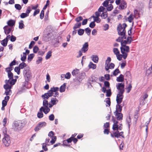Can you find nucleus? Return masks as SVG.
Listing matches in <instances>:
<instances>
[{
  "label": "nucleus",
  "instance_id": "1",
  "mask_svg": "<svg viewBox=\"0 0 152 152\" xmlns=\"http://www.w3.org/2000/svg\"><path fill=\"white\" fill-rule=\"evenodd\" d=\"M127 25L124 23L122 25L120 24L117 27V30L118 34L120 36L118 39L116 40L117 42H120L121 39H126V31L125 28Z\"/></svg>",
  "mask_w": 152,
  "mask_h": 152
},
{
  "label": "nucleus",
  "instance_id": "2",
  "mask_svg": "<svg viewBox=\"0 0 152 152\" xmlns=\"http://www.w3.org/2000/svg\"><path fill=\"white\" fill-rule=\"evenodd\" d=\"M24 125V121H15L13 123L12 129L14 131L18 132L20 130Z\"/></svg>",
  "mask_w": 152,
  "mask_h": 152
},
{
  "label": "nucleus",
  "instance_id": "3",
  "mask_svg": "<svg viewBox=\"0 0 152 152\" xmlns=\"http://www.w3.org/2000/svg\"><path fill=\"white\" fill-rule=\"evenodd\" d=\"M59 88L58 87H54L50 88V89L48 91L47 93H45L42 96V97L43 99H48L49 98L53 96L54 94V92H57L58 91Z\"/></svg>",
  "mask_w": 152,
  "mask_h": 152
},
{
  "label": "nucleus",
  "instance_id": "4",
  "mask_svg": "<svg viewBox=\"0 0 152 152\" xmlns=\"http://www.w3.org/2000/svg\"><path fill=\"white\" fill-rule=\"evenodd\" d=\"M23 74L25 79V84L29 81L31 76V73L28 67L25 68L23 70Z\"/></svg>",
  "mask_w": 152,
  "mask_h": 152
},
{
  "label": "nucleus",
  "instance_id": "5",
  "mask_svg": "<svg viewBox=\"0 0 152 152\" xmlns=\"http://www.w3.org/2000/svg\"><path fill=\"white\" fill-rule=\"evenodd\" d=\"M43 101V107H42L40 109V112L43 111L45 114H47L50 111V109L48 106L49 104L48 101L45 99Z\"/></svg>",
  "mask_w": 152,
  "mask_h": 152
},
{
  "label": "nucleus",
  "instance_id": "6",
  "mask_svg": "<svg viewBox=\"0 0 152 152\" xmlns=\"http://www.w3.org/2000/svg\"><path fill=\"white\" fill-rule=\"evenodd\" d=\"M2 142L5 146H8L11 143L10 137L8 135L5 134L3 139Z\"/></svg>",
  "mask_w": 152,
  "mask_h": 152
},
{
  "label": "nucleus",
  "instance_id": "7",
  "mask_svg": "<svg viewBox=\"0 0 152 152\" xmlns=\"http://www.w3.org/2000/svg\"><path fill=\"white\" fill-rule=\"evenodd\" d=\"M117 89L119 91L118 93L123 94L124 92V85L122 83H118L116 85Z\"/></svg>",
  "mask_w": 152,
  "mask_h": 152
},
{
  "label": "nucleus",
  "instance_id": "8",
  "mask_svg": "<svg viewBox=\"0 0 152 152\" xmlns=\"http://www.w3.org/2000/svg\"><path fill=\"white\" fill-rule=\"evenodd\" d=\"M123 94L120 93L117 94L116 99L117 104H120L122 102L124 97Z\"/></svg>",
  "mask_w": 152,
  "mask_h": 152
},
{
  "label": "nucleus",
  "instance_id": "9",
  "mask_svg": "<svg viewBox=\"0 0 152 152\" xmlns=\"http://www.w3.org/2000/svg\"><path fill=\"white\" fill-rule=\"evenodd\" d=\"M88 42H85L83 45V47L81 49V50L83 52L85 53L88 51Z\"/></svg>",
  "mask_w": 152,
  "mask_h": 152
},
{
  "label": "nucleus",
  "instance_id": "10",
  "mask_svg": "<svg viewBox=\"0 0 152 152\" xmlns=\"http://www.w3.org/2000/svg\"><path fill=\"white\" fill-rule=\"evenodd\" d=\"M124 105L122 104H117L116 105V110L114 112V113H120L122 110V107Z\"/></svg>",
  "mask_w": 152,
  "mask_h": 152
},
{
  "label": "nucleus",
  "instance_id": "11",
  "mask_svg": "<svg viewBox=\"0 0 152 152\" xmlns=\"http://www.w3.org/2000/svg\"><path fill=\"white\" fill-rule=\"evenodd\" d=\"M127 7L126 3V1H121V4L118 7V9L119 10H123L126 8Z\"/></svg>",
  "mask_w": 152,
  "mask_h": 152
},
{
  "label": "nucleus",
  "instance_id": "12",
  "mask_svg": "<svg viewBox=\"0 0 152 152\" xmlns=\"http://www.w3.org/2000/svg\"><path fill=\"white\" fill-rule=\"evenodd\" d=\"M121 52V50L124 52L128 53L129 52V46H121L120 48Z\"/></svg>",
  "mask_w": 152,
  "mask_h": 152
},
{
  "label": "nucleus",
  "instance_id": "13",
  "mask_svg": "<svg viewBox=\"0 0 152 152\" xmlns=\"http://www.w3.org/2000/svg\"><path fill=\"white\" fill-rule=\"evenodd\" d=\"M114 114L116 116L117 120L120 121L123 119V114L120 113H114Z\"/></svg>",
  "mask_w": 152,
  "mask_h": 152
},
{
  "label": "nucleus",
  "instance_id": "14",
  "mask_svg": "<svg viewBox=\"0 0 152 152\" xmlns=\"http://www.w3.org/2000/svg\"><path fill=\"white\" fill-rule=\"evenodd\" d=\"M8 28V26H6L3 28L4 33L6 34H9L10 33L12 29L11 28Z\"/></svg>",
  "mask_w": 152,
  "mask_h": 152
},
{
  "label": "nucleus",
  "instance_id": "15",
  "mask_svg": "<svg viewBox=\"0 0 152 152\" xmlns=\"http://www.w3.org/2000/svg\"><path fill=\"white\" fill-rule=\"evenodd\" d=\"M51 35L52 34L50 33H48L47 34H45L44 36V39L46 41H49L51 36Z\"/></svg>",
  "mask_w": 152,
  "mask_h": 152
},
{
  "label": "nucleus",
  "instance_id": "16",
  "mask_svg": "<svg viewBox=\"0 0 152 152\" xmlns=\"http://www.w3.org/2000/svg\"><path fill=\"white\" fill-rule=\"evenodd\" d=\"M92 60L95 63H97L98 62L99 58L96 55H93L91 57Z\"/></svg>",
  "mask_w": 152,
  "mask_h": 152
},
{
  "label": "nucleus",
  "instance_id": "17",
  "mask_svg": "<svg viewBox=\"0 0 152 152\" xmlns=\"http://www.w3.org/2000/svg\"><path fill=\"white\" fill-rule=\"evenodd\" d=\"M58 100L56 98L52 97L51 99L50 103L53 104L55 105L58 102Z\"/></svg>",
  "mask_w": 152,
  "mask_h": 152
},
{
  "label": "nucleus",
  "instance_id": "18",
  "mask_svg": "<svg viewBox=\"0 0 152 152\" xmlns=\"http://www.w3.org/2000/svg\"><path fill=\"white\" fill-rule=\"evenodd\" d=\"M89 68L94 69L96 68V64H93L92 62H90L88 65Z\"/></svg>",
  "mask_w": 152,
  "mask_h": 152
},
{
  "label": "nucleus",
  "instance_id": "19",
  "mask_svg": "<svg viewBox=\"0 0 152 152\" xmlns=\"http://www.w3.org/2000/svg\"><path fill=\"white\" fill-rule=\"evenodd\" d=\"M124 75L122 74H121L118 77H117L116 80L118 82H122L124 81Z\"/></svg>",
  "mask_w": 152,
  "mask_h": 152
},
{
  "label": "nucleus",
  "instance_id": "20",
  "mask_svg": "<svg viewBox=\"0 0 152 152\" xmlns=\"http://www.w3.org/2000/svg\"><path fill=\"white\" fill-rule=\"evenodd\" d=\"M66 85V83H64L61 86L60 88V92L62 93L65 91Z\"/></svg>",
  "mask_w": 152,
  "mask_h": 152
},
{
  "label": "nucleus",
  "instance_id": "21",
  "mask_svg": "<svg viewBox=\"0 0 152 152\" xmlns=\"http://www.w3.org/2000/svg\"><path fill=\"white\" fill-rule=\"evenodd\" d=\"M15 21L12 20H10L7 22L8 25L9 26H14L15 25Z\"/></svg>",
  "mask_w": 152,
  "mask_h": 152
},
{
  "label": "nucleus",
  "instance_id": "22",
  "mask_svg": "<svg viewBox=\"0 0 152 152\" xmlns=\"http://www.w3.org/2000/svg\"><path fill=\"white\" fill-rule=\"evenodd\" d=\"M124 39H121L120 42H120L121 43V46H125L126 44H128V42L126 40H123Z\"/></svg>",
  "mask_w": 152,
  "mask_h": 152
},
{
  "label": "nucleus",
  "instance_id": "23",
  "mask_svg": "<svg viewBox=\"0 0 152 152\" xmlns=\"http://www.w3.org/2000/svg\"><path fill=\"white\" fill-rule=\"evenodd\" d=\"M23 56H22V54L21 55V60L23 62L25 61L26 60V53H23Z\"/></svg>",
  "mask_w": 152,
  "mask_h": 152
},
{
  "label": "nucleus",
  "instance_id": "24",
  "mask_svg": "<svg viewBox=\"0 0 152 152\" xmlns=\"http://www.w3.org/2000/svg\"><path fill=\"white\" fill-rule=\"evenodd\" d=\"M72 74L73 76H76L79 73V70L78 69H76L73 70Z\"/></svg>",
  "mask_w": 152,
  "mask_h": 152
},
{
  "label": "nucleus",
  "instance_id": "25",
  "mask_svg": "<svg viewBox=\"0 0 152 152\" xmlns=\"http://www.w3.org/2000/svg\"><path fill=\"white\" fill-rule=\"evenodd\" d=\"M26 64L25 62H22L19 64V67L20 68V69H23L24 67H26Z\"/></svg>",
  "mask_w": 152,
  "mask_h": 152
},
{
  "label": "nucleus",
  "instance_id": "26",
  "mask_svg": "<svg viewBox=\"0 0 152 152\" xmlns=\"http://www.w3.org/2000/svg\"><path fill=\"white\" fill-rule=\"evenodd\" d=\"M81 26V23H77L73 27V29L75 30L77 28H79Z\"/></svg>",
  "mask_w": 152,
  "mask_h": 152
},
{
  "label": "nucleus",
  "instance_id": "27",
  "mask_svg": "<svg viewBox=\"0 0 152 152\" xmlns=\"http://www.w3.org/2000/svg\"><path fill=\"white\" fill-rule=\"evenodd\" d=\"M52 51H48L45 57V59H49L52 56Z\"/></svg>",
  "mask_w": 152,
  "mask_h": 152
},
{
  "label": "nucleus",
  "instance_id": "28",
  "mask_svg": "<svg viewBox=\"0 0 152 152\" xmlns=\"http://www.w3.org/2000/svg\"><path fill=\"white\" fill-rule=\"evenodd\" d=\"M23 23V21L22 20H21L19 22V28L20 29H22L24 28V25Z\"/></svg>",
  "mask_w": 152,
  "mask_h": 152
},
{
  "label": "nucleus",
  "instance_id": "29",
  "mask_svg": "<svg viewBox=\"0 0 152 152\" xmlns=\"http://www.w3.org/2000/svg\"><path fill=\"white\" fill-rule=\"evenodd\" d=\"M34 56V55L33 53H31L29 55L28 57V61H31Z\"/></svg>",
  "mask_w": 152,
  "mask_h": 152
},
{
  "label": "nucleus",
  "instance_id": "30",
  "mask_svg": "<svg viewBox=\"0 0 152 152\" xmlns=\"http://www.w3.org/2000/svg\"><path fill=\"white\" fill-rule=\"evenodd\" d=\"M20 68L18 66H16L15 68L14 71L15 72H16L18 75H19L20 73Z\"/></svg>",
  "mask_w": 152,
  "mask_h": 152
},
{
  "label": "nucleus",
  "instance_id": "31",
  "mask_svg": "<svg viewBox=\"0 0 152 152\" xmlns=\"http://www.w3.org/2000/svg\"><path fill=\"white\" fill-rule=\"evenodd\" d=\"M7 41L6 39H4L1 41V45L4 47H5L7 45Z\"/></svg>",
  "mask_w": 152,
  "mask_h": 152
},
{
  "label": "nucleus",
  "instance_id": "32",
  "mask_svg": "<svg viewBox=\"0 0 152 152\" xmlns=\"http://www.w3.org/2000/svg\"><path fill=\"white\" fill-rule=\"evenodd\" d=\"M38 125L40 126V128L43 127L45 126L46 123L45 122H39L38 124Z\"/></svg>",
  "mask_w": 152,
  "mask_h": 152
},
{
  "label": "nucleus",
  "instance_id": "33",
  "mask_svg": "<svg viewBox=\"0 0 152 152\" xmlns=\"http://www.w3.org/2000/svg\"><path fill=\"white\" fill-rule=\"evenodd\" d=\"M84 30L83 29H80L78 31V34L79 35L81 36L84 33Z\"/></svg>",
  "mask_w": 152,
  "mask_h": 152
},
{
  "label": "nucleus",
  "instance_id": "34",
  "mask_svg": "<svg viewBox=\"0 0 152 152\" xmlns=\"http://www.w3.org/2000/svg\"><path fill=\"white\" fill-rule=\"evenodd\" d=\"M113 9V6L112 4L108 5L107 7V11H111Z\"/></svg>",
  "mask_w": 152,
  "mask_h": 152
},
{
  "label": "nucleus",
  "instance_id": "35",
  "mask_svg": "<svg viewBox=\"0 0 152 152\" xmlns=\"http://www.w3.org/2000/svg\"><path fill=\"white\" fill-rule=\"evenodd\" d=\"M120 73V72L118 68L116 69L113 72V75L115 76H116L118 74Z\"/></svg>",
  "mask_w": 152,
  "mask_h": 152
},
{
  "label": "nucleus",
  "instance_id": "36",
  "mask_svg": "<svg viewBox=\"0 0 152 152\" xmlns=\"http://www.w3.org/2000/svg\"><path fill=\"white\" fill-rule=\"evenodd\" d=\"M85 31L86 33L89 36L90 34L91 31V29L89 28L88 27L86 28L85 29Z\"/></svg>",
  "mask_w": 152,
  "mask_h": 152
},
{
  "label": "nucleus",
  "instance_id": "37",
  "mask_svg": "<svg viewBox=\"0 0 152 152\" xmlns=\"http://www.w3.org/2000/svg\"><path fill=\"white\" fill-rule=\"evenodd\" d=\"M113 52L116 55H118L120 53L119 51L117 48H114L113 49Z\"/></svg>",
  "mask_w": 152,
  "mask_h": 152
},
{
  "label": "nucleus",
  "instance_id": "38",
  "mask_svg": "<svg viewBox=\"0 0 152 152\" xmlns=\"http://www.w3.org/2000/svg\"><path fill=\"white\" fill-rule=\"evenodd\" d=\"M15 7L16 10H20L21 8L22 7L21 5L18 4H16L15 5Z\"/></svg>",
  "mask_w": 152,
  "mask_h": 152
},
{
  "label": "nucleus",
  "instance_id": "39",
  "mask_svg": "<svg viewBox=\"0 0 152 152\" xmlns=\"http://www.w3.org/2000/svg\"><path fill=\"white\" fill-rule=\"evenodd\" d=\"M121 52L122 54V57H123L124 59H126L128 55V54L126 53H127L124 52L122 50Z\"/></svg>",
  "mask_w": 152,
  "mask_h": 152
},
{
  "label": "nucleus",
  "instance_id": "40",
  "mask_svg": "<svg viewBox=\"0 0 152 152\" xmlns=\"http://www.w3.org/2000/svg\"><path fill=\"white\" fill-rule=\"evenodd\" d=\"M56 140V136H54L52 138L51 140L50 141V142L51 144H53L55 142Z\"/></svg>",
  "mask_w": 152,
  "mask_h": 152
},
{
  "label": "nucleus",
  "instance_id": "41",
  "mask_svg": "<svg viewBox=\"0 0 152 152\" xmlns=\"http://www.w3.org/2000/svg\"><path fill=\"white\" fill-rule=\"evenodd\" d=\"M37 117L39 118H41L43 117V114L42 112V111L40 112H40H39L37 114Z\"/></svg>",
  "mask_w": 152,
  "mask_h": 152
},
{
  "label": "nucleus",
  "instance_id": "42",
  "mask_svg": "<svg viewBox=\"0 0 152 152\" xmlns=\"http://www.w3.org/2000/svg\"><path fill=\"white\" fill-rule=\"evenodd\" d=\"M106 96L107 97H110L111 96V90L110 89H108L106 91Z\"/></svg>",
  "mask_w": 152,
  "mask_h": 152
},
{
  "label": "nucleus",
  "instance_id": "43",
  "mask_svg": "<svg viewBox=\"0 0 152 152\" xmlns=\"http://www.w3.org/2000/svg\"><path fill=\"white\" fill-rule=\"evenodd\" d=\"M28 16V15L26 13H22L20 15V17L22 18H24Z\"/></svg>",
  "mask_w": 152,
  "mask_h": 152
},
{
  "label": "nucleus",
  "instance_id": "44",
  "mask_svg": "<svg viewBox=\"0 0 152 152\" xmlns=\"http://www.w3.org/2000/svg\"><path fill=\"white\" fill-rule=\"evenodd\" d=\"M93 17L94 18V22L96 21L97 23H99L100 22L101 20L99 17H96L94 16H93Z\"/></svg>",
  "mask_w": 152,
  "mask_h": 152
},
{
  "label": "nucleus",
  "instance_id": "45",
  "mask_svg": "<svg viewBox=\"0 0 152 152\" xmlns=\"http://www.w3.org/2000/svg\"><path fill=\"white\" fill-rule=\"evenodd\" d=\"M104 85L107 88H110V83L107 81H105L104 82Z\"/></svg>",
  "mask_w": 152,
  "mask_h": 152
},
{
  "label": "nucleus",
  "instance_id": "46",
  "mask_svg": "<svg viewBox=\"0 0 152 152\" xmlns=\"http://www.w3.org/2000/svg\"><path fill=\"white\" fill-rule=\"evenodd\" d=\"M8 76L10 79L11 80L13 79V75L12 72L8 73Z\"/></svg>",
  "mask_w": 152,
  "mask_h": 152
},
{
  "label": "nucleus",
  "instance_id": "47",
  "mask_svg": "<svg viewBox=\"0 0 152 152\" xmlns=\"http://www.w3.org/2000/svg\"><path fill=\"white\" fill-rule=\"evenodd\" d=\"M47 144L45 143H43L42 145V148L45 151H47L48 150V148L47 147Z\"/></svg>",
  "mask_w": 152,
  "mask_h": 152
},
{
  "label": "nucleus",
  "instance_id": "48",
  "mask_svg": "<svg viewBox=\"0 0 152 152\" xmlns=\"http://www.w3.org/2000/svg\"><path fill=\"white\" fill-rule=\"evenodd\" d=\"M112 120L114 123L113 124L118 125V122L117 121L115 120V119L114 116H112Z\"/></svg>",
  "mask_w": 152,
  "mask_h": 152
},
{
  "label": "nucleus",
  "instance_id": "49",
  "mask_svg": "<svg viewBox=\"0 0 152 152\" xmlns=\"http://www.w3.org/2000/svg\"><path fill=\"white\" fill-rule=\"evenodd\" d=\"M16 80H17L16 79H12V80L10 81L9 83L11 85H14L15 83Z\"/></svg>",
  "mask_w": 152,
  "mask_h": 152
},
{
  "label": "nucleus",
  "instance_id": "50",
  "mask_svg": "<svg viewBox=\"0 0 152 152\" xmlns=\"http://www.w3.org/2000/svg\"><path fill=\"white\" fill-rule=\"evenodd\" d=\"M96 24L94 21L91 22L89 24V26L92 28H94Z\"/></svg>",
  "mask_w": 152,
  "mask_h": 152
},
{
  "label": "nucleus",
  "instance_id": "51",
  "mask_svg": "<svg viewBox=\"0 0 152 152\" xmlns=\"http://www.w3.org/2000/svg\"><path fill=\"white\" fill-rule=\"evenodd\" d=\"M132 88V86L131 84H129V86L126 89L127 90V93H129L131 91Z\"/></svg>",
  "mask_w": 152,
  "mask_h": 152
},
{
  "label": "nucleus",
  "instance_id": "52",
  "mask_svg": "<svg viewBox=\"0 0 152 152\" xmlns=\"http://www.w3.org/2000/svg\"><path fill=\"white\" fill-rule=\"evenodd\" d=\"M71 75L70 73L68 72L65 74V78L66 79H69L71 77Z\"/></svg>",
  "mask_w": 152,
  "mask_h": 152
},
{
  "label": "nucleus",
  "instance_id": "53",
  "mask_svg": "<svg viewBox=\"0 0 152 152\" xmlns=\"http://www.w3.org/2000/svg\"><path fill=\"white\" fill-rule=\"evenodd\" d=\"M39 50L38 47L37 46H35L33 48V52L34 53H36Z\"/></svg>",
  "mask_w": 152,
  "mask_h": 152
},
{
  "label": "nucleus",
  "instance_id": "54",
  "mask_svg": "<svg viewBox=\"0 0 152 152\" xmlns=\"http://www.w3.org/2000/svg\"><path fill=\"white\" fill-rule=\"evenodd\" d=\"M31 11V7L29 6L28 7H27V9L26 11V13L29 16V14L30 12Z\"/></svg>",
  "mask_w": 152,
  "mask_h": 152
},
{
  "label": "nucleus",
  "instance_id": "55",
  "mask_svg": "<svg viewBox=\"0 0 152 152\" xmlns=\"http://www.w3.org/2000/svg\"><path fill=\"white\" fill-rule=\"evenodd\" d=\"M44 10H42L41 12V13L40 15V17L41 19H42L44 18Z\"/></svg>",
  "mask_w": 152,
  "mask_h": 152
},
{
  "label": "nucleus",
  "instance_id": "56",
  "mask_svg": "<svg viewBox=\"0 0 152 152\" xmlns=\"http://www.w3.org/2000/svg\"><path fill=\"white\" fill-rule=\"evenodd\" d=\"M4 88L5 90H10L11 88V87L9 85H5L4 86Z\"/></svg>",
  "mask_w": 152,
  "mask_h": 152
},
{
  "label": "nucleus",
  "instance_id": "57",
  "mask_svg": "<svg viewBox=\"0 0 152 152\" xmlns=\"http://www.w3.org/2000/svg\"><path fill=\"white\" fill-rule=\"evenodd\" d=\"M109 4L108 1L107 0H106L102 4L105 7H107Z\"/></svg>",
  "mask_w": 152,
  "mask_h": 152
},
{
  "label": "nucleus",
  "instance_id": "58",
  "mask_svg": "<svg viewBox=\"0 0 152 152\" xmlns=\"http://www.w3.org/2000/svg\"><path fill=\"white\" fill-rule=\"evenodd\" d=\"M54 134V133L52 131H51L49 133V134H48V136L52 138L54 136H53Z\"/></svg>",
  "mask_w": 152,
  "mask_h": 152
},
{
  "label": "nucleus",
  "instance_id": "59",
  "mask_svg": "<svg viewBox=\"0 0 152 152\" xmlns=\"http://www.w3.org/2000/svg\"><path fill=\"white\" fill-rule=\"evenodd\" d=\"M83 19V18L81 16H79V17H78L77 18L75 19V21H77V22H79L80 21L82 20Z\"/></svg>",
  "mask_w": 152,
  "mask_h": 152
},
{
  "label": "nucleus",
  "instance_id": "60",
  "mask_svg": "<svg viewBox=\"0 0 152 152\" xmlns=\"http://www.w3.org/2000/svg\"><path fill=\"white\" fill-rule=\"evenodd\" d=\"M49 119L51 121H53L54 119V116L53 114H51L49 117Z\"/></svg>",
  "mask_w": 152,
  "mask_h": 152
},
{
  "label": "nucleus",
  "instance_id": "61",
  "mask_svg": "<svg viewBox=\"0 0 152 152\" xmlns=\"http://www.w3.org/2000/svg\"><path fill=\"white\" fill-rule=\"evenodd\" d=\"M118 125L113 124L112 129L114 130H118Z\"/></svg>",
  "mask_w": 152,
  "mask_h": 152
},
{
  "label": "nucleus",
  "instance_id": "62",
  "mask_svg": "<svg viewBox=\"0 0 152 152\" xmlns=\"http://www.w3.org/2000/svg\"><path fill=\"white\" fill-rule=\"evenodd\" d=\"M146 72L148 74H150L152 72V65L149 68V69L147 70Z\"/></svg>",
  "mask_w": 152,
  "mask_h": 152
},
{
  "label": "nucleus",
  "instance_id": "63",
  "mask_svg": "<svg viewBox=\"0 0 152 152\" xmlns=\"http://www.w3.org/2000/svg\"><path fill=\"white\" fill-rule=\"evenodd\" d=\"M35 43V42L34 41H32L29 45V48L30 49H31L34 45Z\"/></svg>",
  "mask_w": 152,
  "mask_h": 152
},
{
  "label": "nucleus",
  "instance_id": "64",
  "mask_svg": "<svg viewBox=\"0 0 152 152\" xmlns=\"http://www.w3.org/2000/svg\"><path fill=\"white\" fill-rule=\"evenodd\" d=\"M116 56L117 57V59L118 60L121 61L122 60V54H119L118 55H116Z\"/></svg>",
  "mask_w": 152,
  "mask_h": 152
}]
</instances>
